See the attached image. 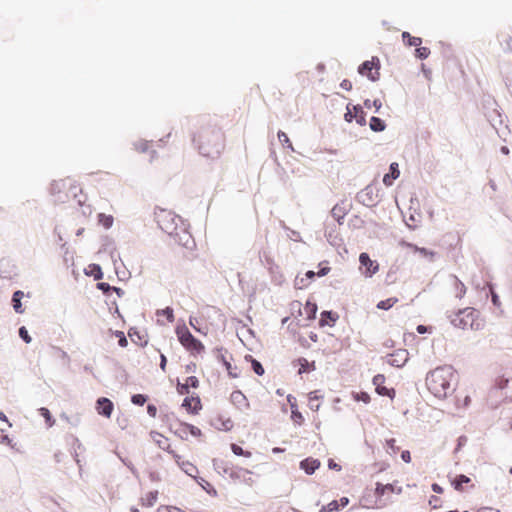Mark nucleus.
<instances>
[{"label":"nucleus","mask_w":512,"mask_h":512,"mask_svg":"<svg viewBox=\"0 0 512 512\" xmlns=\"http://www.w3.org/2000/svg\"><path fill=\"white\" fill-rule=\"evenodd\" d=\"M479 312L471 307L458 310V312L448 315L450 322L453 326L461 329L471 328L472 330H478L480 328L479 323H476V318Z\"/></svg>","instance_id":"4"},{"label":"nucleus","mask_w":512,"mask_h":512,"mask_svg":"<svg viewBox=\"0 0 512 512\" xmlns=\"http://www.w3.org/2000/svg\"><path fill=\"white\" fill-rule=\"evenodd\" d=\"M158 315H162L164 316L169 322H173L174 321V311L171 307H166L162 310H159L157 312Z\"/></svg>","instance_id":"44"},{"label":"nucleus","mask_w":512,"mask_h":512,"mask_svg":"<svg viewBox=\"0 0 512 512\" xmlns=\"http://www.w3.org/2000/svg\"><path fill=\"white\" fill-rule=\"evenodd\" d=\"M148 400V396L145 394H133L131 396V402L137 406H143Z\"/></svg>","instance_id":"38"},{"label":"nucleus","mask_w":512,"mask_h":512,"mask_svg":"<svg viewBox=\"0 0 512 512\" xmlns=\"http://www.w3.org/2000/svg\"><path fill=\"white\" fill-rule=\"evenodd\" d=\"M398 302V299L395 297H391L385 300H381L377 303V308L380 310H389L392 308L396 303Z\"/></svg>","instance_id":"34"},{"label":"nucleus","mask_w":512,"mask_h":512,"mask_svg":"<svg viewBox=\"0 0 512 512\" xmlns=\"http://www.w3.org/2000/svg\"><path fill=\"white\" fill-rule=\"evenodd\" d=\"M318 399H319V396L317 395V391H313V392L309 393V406H310L311 410L317 411L319 409L320 405L313 403V400H318Z\"/></svg>","instance_id":"53"},{"label":"nucleus","mask_w":512,"mask_h":512,"mask_svg":"<svg viewBox=\"0 0 512 512\" xmlns=\"http://www.w3.org/2000/svg\"><path fill=\"white\" fill-rule=\"evenodd\" d=\"M19 337L27 344H29L32 341L31 336L28 333V330L25 326H21L18 330Z\"/></svg>","instance_id":"51"},{"label":"nucleus","mask_w":512,"mask_h":512,"mask_svg":"<svg viewBox=\"0 0 512 512\" xmlns=\"http://www.w3.org/2000/svg\"><path fill=\"white\" fill-rule=\"evenodd\" d=\"M24 296H25L24 292L21 290H16L12 294V299H11L12 306H13L14 311L18 314H22L25 311V309L23 308V305H22V299Z\"/></svg>","instance_id":"20"},{"label":"nucleus","mask_w":512,"mask_h":512,"mask_svg":"<svg viewBox=\"0 0 512 512\" xmlns=\"http://www.w3.org/2000/svg\"><path fill=\"white\" fill-rule=\"evenodd\" d=\"M186 383L188 385V387H192V388H198L199 386V380L196 376H189L186 380Z\"/></svg>","instance_id":"61"},{"label":"nucleus","mask_w":512,"mask_h":512,"mask_svg":"<svg viewBox=\"0 0 512 512\" xmlns=\"http://www.w3.org/2000/svg\"><path fill=\"white\" fill-rule=\"evenodd\" d=\"M296 363L300 366L298 374L308 373L316 369L315 362H309L306 358L300 357L296 360Z\"/></svg>","instance_id":"21"},{"label":"nucleus","mask_w":512,"mask_h":512,"mask_svg":"<svg viewBox=\"0 0 512 512\" xmlns=\"http://www.w3.org/2000/svg\"><path fill=\"white\" fill-rule=\"evenodd\" d=\"M245 359L251 362L252 370L256 375L262 376L265 373L263 365L258 360L253 358V356L247 355Z\"/></svg>","instance_id":"30"},{"label":"nucleus","mask_w":512,"mask_h":512,"mask_svg":"<svg viewBox=\"0 0 512 512\" xmlns=\"http://www.w3.org/2000/svg\"><path fill=\"white\" fill-rule=\"evenodd\" d=\"M386 491L401 494L402 487H396L393 483H388V484H382L380 482L376 483L375 495L377 497H382Z\"/></svg>","instance_id":"19"},{"label":"nucleus","mask_w":512,"mask_h":512,"mask_svg":"<svg viewBox=\"0 0 512 512\" xmlns=\"http://www.w3.org/2000/svg\"><path fill=\"white\" fill-rule=\"evenodd\" d=\"M352 110L354 111L356 123L360 126L366 125V112L363 110V107L359 104L352 105Z\"/></svg>","instance_id":"22"},{"label":"nucleus","mask_w":512,"mask_h":512,"mask_svg":"<svg viewBox=\"0 0 512 512\" xmlns=\"http://www.w3.org/2000/svg\"><path fill=\"white\" fill-rule=\"evenodd\" d=\"M338 319H339V315L336 312L331 311V310H324L321 313L319 325L321 327H324V326L332 327L335 325V323Z\"/></svg>","instance_id":"16"},{"label":"nucleus","mask_w":512,"mask_h":512,"mask_svg":"<svg viewBox=\"0 0 512 512\" xmlns=\"http://www.w3.org/2000/svg\"><path fill=\"white\" fill-rule=\"evenodd\" d=\"M193 143L202 156L216 158L224 149V134L216 126L203 127L193 136Z\"/></svg>","instance_id":"1"},{"label":"nucleus","mask_w":512,"mask_h":512,"mask_svg":"<svg viewBox=\"0 0 512 512\" xmlns=\"http://www.w3.org/2000/svg\"><path fill=\"white\" fill-rule=\"evenodd\" d=\"M380 60L378 57H372L371 60H366L362 62L358 67V73L362 76H367V78L376 82L380 78Z\"/></svg>","instance_id":"7"},{"label":"nucleus","mask_w":512,"mask_h":512,"mask_svg":"<svg viewBox=\"0 0 512 512\" xmlns=\"http://www.w3.org/2000/svg\"><path fill=\"white\" fill-rule=\"evenodd\" d=\"M354 399L358 402L368 404L371 400L370 395L367 392L361 391L354 395Z\"/></svg>","instance_id":"52"},{"label":"nucleus","mask_w":512,"mask_h":512,"mask_svg":"<svg viewBox=\"0 0 512 512\" xmlns=\"http://www.w3.org/2000/svg\"><path fill=\"white\" fill-rule=\"evenodd\" d=\"M103 241H104V242H103V244H102V249H103L104 251H109V252H110V250L112 249V247H114V246H113V241H112L108 236H106V237L104 238V240H103Z\"/></svg>","instance_id":"64"},{"label":"nucleus","mask_w":512,"mask_h":512,"mask_svg":"<svg viewBox=\"0 0 512 512\" xmlns=\"http://www.w3.org/2000/svg\"><path fill=\"white\" fill-rule=\"evenodd\" d=\"M230 401L240 410L249 407V403L246 396L240 390H235L231 393Z\"/></svg>","instance_id":"17"},{"label":"nucleus","mask_w":512,"mask_h":512,"mask_svg":"<svg viewBox=\"0 0 512 512\" xmlns=\"http://www.w3.org/2000/svg\"><path fill=\"white\" fill-rule=\"evenodd\" d=\"M64 186V181H53L50 185L51 194L55 195L61 192L62 187Z\"/></svg>","instance_id":"50"},{"label":"nucleus","mask_w":512,"mask_h":512,"mask_svg":"<svg viewBox=\"0 0 512 512\" xmlns=\"http://www.w3.org/2000/svg\"><path fill=\"white\" fill-rule=\"evenodd\" d=\"M197 482L209 493L213 495H216V490L211 486L209 482L204 480L203 478H200V480L197 479Z\"/></svg>","instance_id":"55"},{"label":"nucleus","mask_w":512,"mask_h":512,"mask_svg":"<svg viewBox=\"0 0 512 512\" xmlns=\"http://www.w3.org/2000/svg\"><path fill=\"white\" fill-rule=\"evenodd\" d=\"M231 450L236 456H245L250 457L251 452L244 450L241 446L237 444H231Z\"/></svg>","instance_id":"40"},{"label":"nucleus","mask_w":512,"mask_h":512,"mask_svg":"<svg viewBox=\"0 0 512 512\" xmlns=\"http://www.w3.org/2000/svg\"><path fill=\"white\" fill-rule=\"evenodd\" d=\"M470 481H471V479L468 476H466L464 474H460V475H457L451 481V485L454 487L455 490L462 491L463 484H468Z\"/></svg>","instance_id":"28"},{"label":"nucleus","mask_w":512,"mask_h":512,"mask_svg":"<svg viewBox=\"0 0 512 512\" xmlns=\"http://www.w3.org/2000/svg\"><path fill=\"white\" fill-rule=\"evenodd\" d=\"M369 127L373 132H382L386 129V123L383 119L372 116L369 121Z\"/></svg>","instance_id":"23"},{"label":"nucleus","mask_w":512,"mask_h":512,"mask_svg":"<svg viewBox=\"0 0 512 512\" xmlns=\"http://www.w3.org/2000/svg\"><path fill=\"white\" fill-rule=\"evenodd\" d=\"M116 336L119 338L118 344L121 347H126L128 345L127 338L122 331H116Z\"/></svg>","instance_id":"60"},{"label":"nucleus","mask_w":512,"mask_h":512,"mask_svg":"<svg viewBox=\"0 0 512 512\" xmlns=\"http://www.w3.org/2000/svg\"><path fill=\"white\" fill-rule=\"evenodd\" d=\"M339 509H340L339 502L337 500H333L330 503H328L327 505H324L321 508L320 512H333V511H338Z\"/></svg>","instance_id":"41"},{"label":"nucleus","mask_w":512,"mask_h":512,"mask_svg":"<svg viewBox=\"0 0 512 512\" xmlns=\"http://www.w3.org/2000/svg\"><path fill=\"white\" fill-rule=\"evenodd\" d=\"M128 335L134 343H138V340L141 341L144 338V335H142L136 328H131Z\"/></svg>","instance_id":"49"},{"label":"nucleus","mask_w":512,"mask_h":512,"mask_svg":"<svg viewBox=\"0 0 512 512\" xmlns=\"http://www.w3.org/2000/svg\"><path fill=\"white\" fill-rule=\"evenodd\" d=\"M400 176L399 166L396 162H393L389 166V172L386 173L383 177V183L385 186L389 187L393 184L394 180H396Z\"/></svg>","instance_id":"18"},{"label":"nucleus","mask_w":512,"mask_h":512,"mask_svg":"<svg viewBox=\"0 0 512 512\" xmlns=\"http://www.w3.org/2000/svg\"><path fill=\"white\" fill-rule=\"evenodd\" d=\"M416 251H418L423 257L429 258L430 261L434 260V257L437 255L435 251L428 250L424 247H415Z\"/></svg>","instance_id":"43"},{"label":"nucleus","mask_w":512,"mask_h":512,"mask_svg":"<svg viewBox=\"0 0 512 512\" xmlns=\"http://www.w3.org/2000/svg\"><path fill=\"white\" fill-rule=\"evenodd\" d=\"M498 41L504 51L512 52V34H498Z\"/></svg>","instance_id":"29"},{"label":"nucleus","mask_w":512,"mask_h":512,"mask_svg":"<svg viewBox=\"0 0 512 512\" xmlns=\"http://www.w3.org/2000/svg\"><path fill=\"white\" fill-rule=\"evenodd\" d=\"M429 54H430V50L427 47H419L418 46L415 49V56L418 59L424 60V59L428 58Z\"/></svg>","instance_id":"46"},{"label":"nucleus","mask_w":512,"mask_h":512,"mask_svg":"<svg viewBox=\"0 0 512 512\" xmlns=\"http://www.w3.org/2000/svg\"><path fill=\"white\" fill-rule=\"evenodd\" d=\"M409 359V352L406 349H398L388 355V363L393 367H403Z\"/></svg>","instance_id":"11"},{"label":"nucleus","mask_w":512,"mask_h":512,"mask_svg":"<svg viewBox=\"0 0 512 512\" xmlns=\"http://www.w3.org/2000/svg\"><path fill=\"white\" fill-rule=\"evenodd\" d=\"M110 258L114 264V267H115V271L116 273L118 274V267H117V261L118 260H121L120 259V256L119 254L117 253L116 251V248L115 247H112V249L110 250Z\"/></svg>","instance_id":"56"},{"label":"nucleus","mask_w":512,"mask_h":512,"mask_svg":"<svg viewBox=\"0 0 512 512\" xmlns=\"http://www.w3.org/2000/svg\"><path fill=\"white\" fill-rule=\"evenodd\" d=\"M348 213V210L345 207L340 206L339 204H336L332 210L331 214L332 217L341 225L342 220L344 219L345 215Z\"/></svg>","instance_id":"26"},{"label":"nucleus","mask_w":512,"mask_h":512,"mask_svg":"<svg viewBox=\"0 0 512 512\" xmlns=\"http://www.w3.org/2000/svg\"><path fill=\"white\" fill-rule=\"evenodd\" d=\"M170 430L182 440H186L188 438V423L179 422L175 429L170 426Z\"/></svg>","instance_id":"25"},{"label":"nucleus","mask_w":512,"mask_h":512,"mask_svg":"<svg viewBox=\"0 0 512 512\" xmlns=\"http://www.w3.org/2000/svg\"><path fill=\"white\" fill-rule=\"evenodd\" d=\"M359 263L360 267L364 268L363 274L365 277H372L379 270L378 262L372 260L366 252H362L359 255Z\"/></svg>","instance_id":"9"},{"label":"nucleus","mask_w":512,"mask_h":512,"mask_svg":"<svg viewBox=\"0 0 512 512\" xmlns=\"http://www.w3.org/2000/svg\"><path fill=\"white\" fill-rule=\"evenodd\" d=\"M189 433L194 437H199L202 434L201 430L192 424H188V434Z\"/></svg>","instance_id":"63"},{"label":"nucleus","mask_w":512,"mask_h":512,"mask_svg":"<svg viewBox=\"0 0 512 512\" xmlns=\"http://www.w3.org/2000/svg\"><path fill=\"white\" fill-rule=\"evenodd\" d=\"M403 42L408 46H415L416 48L422 44L420 37L412 36L411 34H401Z\"/></svg>","instance_id":"33"},{"label":"nucleus","mask_w":512,"mask_h":512,"mask_svg":"<svg viewBox=\"0 0 512 512\" xmlns=\"http://www.w3.org/2000/svg\"><path fill=\"white\" fill-rule=\"evenodd\" d=\"M176 389H177V392L180 395H187V394H189V387H188L187 383L183 384L180 381H178Z\"/></svg>","instance_id":"57"},{"label":"nucleus","mask_w":512,"mask_h":512,"mask_svg":"<svg viewBox=\"0 0 512 512\" xmlns=\"http://www.w3.org/2000/svg\"><path fill=\"white\" fill-rule=\"evenodd\" d=\"M39 412H40V415L45 419V422L48 424L49 427H51L55 420L53 419L50 411L48 408H45V407H41L39 409Z\"/></svg>","instance_id":"37"},{"label":"nucleus","mask_w":512,"mask_h":512,"mask_svg":"<svg viewBox=\"0 0 512 512\" xmlns=\"http://www.w3.org/2000/svg\"><path fill=\"white\" fill-rule=\"evenodd\" d=\"M213 352H214L216 359L225 366L226 370L228 371L229 376L232 378H237L238 374H232V365L226 359V354L228 353V351L222 347H220V348L217 347L213 350Z\"/></svg>","instance_id":"14"},{"label":"nucleus","mask_w":512,"mask_h":512,"mask_svg":"<svg viewBox=\"0 0 512 512\" xmlns=\"http://www.w3.org/2000/svg\"><path fill=\"white\" fill-rule=\"evenodd\" d=\"M213 466L214 469L218 472L223 470L224 473H228V468L226 467V463L223 460L213 459Z\"/></svg>","instance_id":"54"},{"label":"nucleus","mask_w":512,"mask_h":512,"mask_svg":"<svg viewBox=\"0 0 512 512\" xmlns=\"http://www.w3.org/2000/svg\"><path fill=\"white\" fill-rule=\"evenodd\" d=\"M98 222L106 229L112 227L114 219L111 215H106L104 213L98 214Z\"/></svg>","instance_id":"35"},{"label":"nucleus","mask_w":512,"mask_h":512,"mask_svg":"<svg viewBox=\"0 0 512 512\" xmlns=\"http://www.w3.org/2000/svg\"><path fill=\"white\" fill-rule=\"evenodd\" d=\"M386 446L389 454H396L399 451V447L396 446V440L394 438L387 439Z\"/></svg>","instance_id":"48"},{"label":"nucleus","mask_w":512,"mask_h":512,"mask_svg":"<svg viewBox=\"0 0 512 512\" xmlns=\"http://www.w3.org/2000/svg\"><path fill=\"white\" fill-rule=\"evenodd\" d=\"M509 383H510V379L505 377V376H502L498 381H497V388L498 389H506L509 387Z\"/></svg>","instance_id":"58"},{"label":"nucleus","mask_w":512,"mask_h":512,"mask_svg":"<svg viewBox=\"0 0 512 512\" xmlns=\"http://www.w3.org/2000/svg\"><path fill=\"white\" fill-rule=\"evenodd\" d=\"M321 463L318 459L308 457L300 461L299 467L307 475H312L320 467Z\"/></svg>","instance_id":"15"},{"label":"nucleus","mask_w":512,"mask_h":512,"mask_svg":"<svg viewBox=\"0 0 512 512\" xmlns=\"http://www.w3.org/2000/svg\"><path fill=\"white\" fill-rule=\"evenodd\" d=\"M182 407L190 414H198L202 409V404L199 396L185 397L182 402Z\"/></svg>","instance_id":"13"},{"label":"nucleus","mask_w":512,"mask_h":512,"mask_svg":"<svg viewBox=\"0 0 512 512\" xmlns=\"http://www.w3.org/2000/svg\"><path fill=\"white\" fill-rule=\"evenodd\" d=\"M351 104L347 105V111L344 114V120L348 123H351L354 120V111L350 108Z\"/></svg>","instance_id":"59"},{"label":"nucleus","mask_w":512,"mask_h":512,"mask_svg":"<svg viewBox=\"0 0 512 512\" xmlns=\"http://www.w3.org/2000/svg\"><path fill=\"white\" fill-rule=\"evenodd\" d=\"M482 106L488 122L498 131V125L503 124V118L496 100L492 96L486 95L482 99Z\"/></svg>","instance_id":"5"},{"label":"nucleus","mask_w":512,"mask_h":512,"mask_svg":"<svg viewBox=\"0 0 512 512\" xmlns=\"http://www.w3.org/2000/svg\"><path fill=\"white\" fill-rule=\"evenodd\" d=\"M114 404L106 397H100L96 401V410L99 415L109 418L113 412Z\"/></svg>","instance_id":"12"},{"label":"nucleus","mask_w":512,"mask_h":512,"mask_svg":"<svg viewBox=\"0 0 512 512\" xmlns=\"http://www.w3.org/2000/svg\"><path fill=\"white\" fill-rule=\"evenodd\" d=\"M454 380H456V374L453 366L443 365L427 374L426 386L435 397L443 399L455 391L452 385Z\"/></svg>","instance_id":"2"},{"label":"nucleus","mask_w":512,"mask_h":512,"mask_svg":"<svg viewBox=\"0 0 512 512\" xmlns=\"http://www.w3.org/2000/svg\"><path fill=\"white\" fill-rule=\"evenodd\" d=\"M306 280H307V279H306L305 277H301V278H300L299 276H297V277L295 278V283H294V284H295V287H296L297 289H303L304 287H306V286H307Z\"/></svg>","instance_id":"62"},{"label":"nucleus","mask_w":512,"mask_h":512,"mask_svg":"<svg viewBox=\"0 0 512 512\" xmlns=\"http://www.w3.org/2000/svg\"><path fill=\"white\" fill-rule=\"evenodd\" d=\"M291 419L297 425H301L304 422V417L302 413L299 412L298 406H295V409H293Z\"/></svg>","instance_id":"42"},{"label":"nucleus","mask_w":512,"mask_h":512,"mask_svg":"<svg viewBox=\"0 0 512 512\" xmlns=\"http://www.w3.org/2000/svg\"><path fill=\"white\" fill-rule=\"evenodd\" d=\"M356 200L366 207H375L380 201L379 189L369 184L356 194Z\"/></svg>","instance_id":"8"},{"label":"nucleus","mask_w":512,"mask_h":512,"mask_svg":"<svg viewBox=\"0 0 512 512\" xmlns=\"http://www.w3.org/2000/svg\"><path fill=\"white\" fill-rule=\"evenodd\" d=\"M176 334L179 342L191 353L200 354L204 351L202 342L194 337L185 325L177 327Z\"/></svg>","instance_id":"6"},{"label":"nucleus","mask_w":512,"mask_h":512,"mask_svg":"<svg viewBox=\"0 0 512 512\" xmlns=\"http://www.w3.org/2000/svg\"><path fill=\"white\" fill-rule=\"evenodd\" d=\"M98 290H100L104 295H110L112 293L113 286L106 282H98L96 284Z\"/></svg>","instance_id":"47"},{"label":"nucleus","mask_w":512,"mask_h":512,"mask_svg":"<svg viewBox=\"0 0 512 512\" xmlns=\"http://www.w3.org/2000/svg\"><path fill=\"white\" fill-rule=\"evenodd\" d=\"M385 376L383 374H377L373 377L372 383L375 386V391L380 396H387L391 399L395 397V390L393 388H387L384 386Z\"/></svg>","instance_id":"10"},{"label":"nucleus","mask_w":512,"mask_h":512,"mask_svg":"<svg viewBox=\"0 0 512 512\" xmlns=\"http://www.w3.org/2000/svg\"><path fill=\"white\" fill-rule=\"evenodd\" d=\"M364 107L367 109H370L371 107H375V112H379L382 107V103L379 99H375L373 101L366 99L364 101Z\"/></svg>","instance_id":"45"},{"label":"nucleus","mask_w":512,"mask_h":512,"mask_svg":"<svg viewBox=\"0 0 512 512\" xmlns=\"http://www.w3.org/2000/svg\"><path fill=\"white\" fill-rule=\"evenodd\" d=\"M86 275L93 276L94 280H101L103 278L102 268L99 264L92 263L85 269Z\"/></svg>","instance_id":"24"},{"label":"nucleus","mask_w":512,"mask_h":512,"mask_svg":"<svg viewBox=\"0 0 512 512\" xmlns=\"http://www.w3.org/2000/svg\"><path fill=\"white\" fill-rule=\"evenodd\" d=\"M454 281V287L456 290V297L462 298L466 293V287L462 281L458 279L457 276L451 275L450 276Z\"/></svg>","instance_id":"32"},{"label":"nucleus","mask_w":512,"mask_h":512,"mask_svg":"<svg viewBox=\"0 0 512 512\" xmlns=\"http://www.w3.org/2000/svg\"><path fill=\"white\" fill-rule=\"evenodd\" d=\"M304 310L308 320H313L316 318V313L318 310L316 303L307 301Z\"/></svg>","instance_id":"31"},{"label":"nucleus","mask_w":512,"mask_h":512,"mask_svg":"<svg viewBox=\"0 0 512 512\" xmlns=\"http://www.w3.org/2000/svg\"><path fill=\"white\" fill-rule=\"evenodd\" d=\"M166 218L167 221H159L160 228L172 236L179 245L187 249L192 248L195 245L192 235L185 228L180 229L179 231L177 221L182 222L181 217L172 213H168Z\"/></svg>","instance_id":"3"},{"label":"nucleus","mask_w":512,"mask_h":512,"mask_svg":"<svg viewBox=\"0 0 512 512\" xmlns=\"http://www.w3.org/2000/svg\"><path fill=\"white\" fill-rule=\"evenodd\" d=\"M157 497L158 491H151L146 495L145 498H142V504L148 507H152L156 503Z\"/></svg>","instance_id":"36"},{"label":"nucleus","mask_w":512,"mask_h":512,"mask_svg":"<svg viewBox=\"0 0 512 512\" xmlns=\"http://www.w3.org/2000/svg\"><path fill=\"white\" fill-rule=\"evenodd\" d=\"M277 136H278V139H279V141L281 142V144H282L283 146H286V147H287V148H289L290 150L294 151V148H293V146H292V143H291V141H290L289 137L287 136V134H286L285 132H283V131H278Z\"/></svg>","instance_id":"39"},{"label":"nucleus","mask_w":512,"mask_h":512,"mask_svg":"<svg viewBox=\"0 0 512 512\" xmlns=\"http://www.w3.org/2000/svg\"><path fill=\"white\" fill-rule=\"evenodd\" d=\"M177 462L183 472L197 480L195 473L198 472V469L194 464L190 463L189 461H182L181 463L179 461Z\"/></svg>","instance_id":"27"}]
</instances>
